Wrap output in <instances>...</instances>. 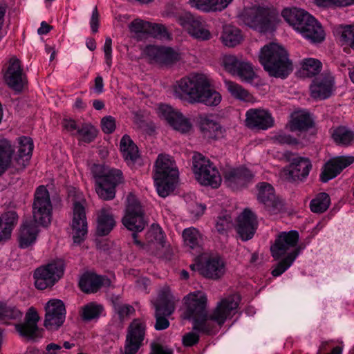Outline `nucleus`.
<instances>
[{"label":"nucleus","instance_id":"nucleus-1","mask_svg":"<svg viewBox=\"0 0 354 354\" xmlns=\"http://www.w3.org/2000/svg\"><path fill=\"white\" fill-rule=\"evenodd\" d=\"M259 60L270 76L284 79L292 71V64L287 51L277 43L272 42L262 47Z\"/></svg>","mask_w":354,"mask_h":354},{"label":"nucleus","instance_id":"nucleus-2","mask_svg":"<svg viewBox=\"0 0 354 354\" xmlns=\"http://www.w3.org/2000/svg\"><path fill=\"white\" fill-rule=\"evenodd\" d=\"M44 185L37 187L32 204V221L24 222L18 236L19 247L26 248L33 243L39 232L38 227L44 223Z\"/></svg>","mask_w":354,"mask_h":354},{"label":"nucleus","instance_id":"nucleus-3","mask_svg":"<svg viewBox=\"0 0 354 354\" xmlns=\"http://www.w3.org/2000/svg\"><path fill=\"white\" fill-rule=\"evenodd\" d=\"M239 302L240 298L237 295L222 299L209 315L207 314L204 318L194 320V328L206 333L212 332L213 327L210 322L213 321L221 326L227 319H231L236 313Z\"/></svg>","mask_w":354,"mask_h":354},{"label":"nucleus","instance_id":"nucleus-4","mask_svg":"<svg viewBox=\"0 0 354 354\" xmlns=\"http://www.w3.org/2000/svg\"><path fill=\"white\" fill-rule=\"evenodd\" d=\"M178 171L174 161L169 156H158L154 169L153 179L159 196H167L175 189Z\"/></svg>","mask_w":354,"mask_h":354},{"label":"nucleus","instance_id":"nucleus-5","mask_svg":"<svg viewBox=\"0 0 354 354\" xmlns=\"http://www.w3.org/2000/svg\"><path fill=\"white\" fill-rule=\"evenodd\" d=\"M92 173L95 179V191L100 198L112 200L115 196V187L124 182L120 170L101 165H94Z\"/></svg>","mask_w":354,"mask_h":354},{"label":"nucleus","instance_id":"nucleus-6","mask_svg":"<svg viewBox=\"0 0 354 354\" xmlns=\"http://www.w3.org/2000/svg\"><path fill=\"white\" fill-rule=\"evenodd\" d=\"M241 17L248 26L260 32L272 30L277 23V11L268 6L254 5L245 8Z\"/></svg>","mask_w":354,"mask_h":354},{"label":"nucleus","instance_id":"nucleus-7","mask_svg":"<svg viewBox=\"0 0 354 354\" xmlns=\"http://www.w3.org/2000/svg\"><path fill=\"white\" fill-rule=\"evenodd\" d=\"M208 79L203 74L192 73L176 81L174 85V94L180 100H187L189 104H196V100Z\"/></svg>","mask_w":354,"mask_h":354},{"label":"nucleus","instance_id":"nucleus-8","mask_svg":"<svg viewBox=\"0 0 354 354\" xmlns=\"http://www.w3.org/2000/svg\"><path fill=\"white\" fill-rule=\"evenodd\" d=\"M193 171L197 181L202 185L217 188L222 179L215 165L201 153H195L192 157Z\"/></svg>","mask_w":354,"mask_h":354},{"label":"nucleus","instance_id":"nucleus-9","mask_svg":"<svg viewBox=\"0 0 354 354\" xmlns=\"http://www.w3.org/2000/svg\"><path fill=\"white\" fill-rule=\"evenodd\" d=\"M153 304L155 308V329L162 330L167 328L169 326L168 317L175 310V301L168 287L164 288L160 291L157 300Z\"/></svg>","mask_w":354,"mask_h":354},{"label":"nucleus","instance_id":"nucleus-10","mask_svg":"<svg viewBox=\"0 0 354 354\" xmlns=\"http://www.w3.org/2000/svg\"><path fill=\"white\" fill-rule=\"evenodd\" d=\"M174 17L175 20L193 38L200 41H206L211 39L210 31L200 17L194 16L189 12H183Z\"/></svg>","mask_w":354,"mask_h":354},{"label":"nucleus","instance_id":"nucleus-11","mask_svg":"<svg viewBox=\"0 0 354 354\" xmlns=\"http://www.w3.org/2000/svg\"><path fill=\"white\" fill-rule=\"evenodd\" d=\"M122 223L128 230L133 232H141L146 225L142 207L136 197L131 194L127 198V206Z\"/></svg>","mask_w":354,"mask_h":354},{"label":"nucleus","instance_id":"nucleus-12","mask_svg":"<svg viewBox=\"0 0 354 354\" xmlns=\"http://www.w3.org/2000/svg\"><path fill=\"white\" fill-rule=\"evenodd\" d=\"M86 201L82 199L73 203V214L71 229L73 243L81 244L86 239L88 233V223L86 216Z\"/></svg>","mask_w":354,"mask_h":354},{"label":"nucleus","instance_id":"nucleus-13","mask_svg":"<svg viewBox=\"0 0 354 354\" xmlns=\"http://www.w3.org/2000/svg\"><path fill=\"white\" fill-rule=\"evenodd\" d=\"M185 311L183 318L187 319H202L206 317L207 298L205 293L196 291L184 298Z\"/></svg>","mask_w":354,"mask_h":354},{"label":"nucleus","instance_id":"nucleus-14","mask_svg":"<svg viewBox=\"0 0 354 354\" xmlns=\"http://www.w3.org/2000/svg\"><path fill=\"white\" fill-rule=\"evenodd\" d=\"M143 53L149 63L161 66H171L180 59L179 53L169 47L149 45L145 48Z\"/></svg>","mask_w":354,"mask_h":354},{"label":"nucleus","instance_id":"nucleus-15","mask_svg":"<svg viewBox=\"0 0 354 354\" xmlns=\"http://www.w3.org/2000/svg\"><path fill=\"white\" fill-rule=\"evenodd\" d=\"M146 324L140 319H135L128 328L126 337L125 354H136L140 346L145 335Z\"/></svg>","mask_w":354,"mask_h":354},{"label":"nucleus","instance_id":"nucleus-16","mask_svg":"<svg viewBox=\"0 0 354 354\" xmlns=\"http://www.w3.org/2000/svg\"><path fill=\"white\" fill-rule=\"evenodd\" d=\"M66 309L64 302L53 299L46 304V329L57 330L64 324Z\"/></svg>","mask_w":354,"mask_h":354},{"label":"nucleus","instance_id":"nucleus-17","mask_svg":"<svg viewBox=\"0 0 354 354\" xmlns=\"http://www.w3.org/2000/svg\"><path fill=\"white\" fill-rule=\"evenodd\" d=\"M254 176L245 167L227 168L223 172L224 183L234 190L246 187L252 182Z\"/></svg>","mask_w":354,"mask_h":354},{"label":"nucleus","instance_id":"nucleus-18","mask_svg":"<svg viewBox=\"0 0 354 354\" xmlns=\"http://www.w3.org/2000/svg\"><path fill=\"white\" fill-rule=\"evenodd\" d=\"M158 113L176 131L184 133L189 131L192 128V124L189 120L184 117L180 111L174 110L169 105H160Z\"/></svg>","mask_w":354,"mask_h":354},{"label":"nucleus","instance_id":"nucleus-19","mask_svg":"<svg viewBox=\"0 0 354 354\" xmlns=\"http://www.w3.org/2000/svg\"><path fill=\"white\" fill-rule=\"evenodd\" d=\"M158 113L176 131L184 133L189 131L192 128V124L189 120L184 117L180 111L174 110L169 105H160Z\"/></svg>","mask_w":354,"mask_h":354},{"label":"nucleus","instance_id":"nucleus-20","mask_svg":"<svg viewBox=\"0 0 354 354\" xmlns=\"http://www.w3.org/2000/svg\"><path fill=\"white\" fill-rule=\"evenodd\" d=\"M354 162V156H336L328 160L322 168L320 174V180L327 183L339 175L344 169Z\"/></svg>","mask_w":354,"mask_h":354},{"label":"nucleus","instance_id":"nucleus-21","mask_svg":"<svg viewBox=\"0 0 354 354\" xmlns=\"http://www.w3.org/2000/svg\"><path fill=\"white\" fill-rule=\"evenodd\" d=\"M257 199L264 205L270 214H276L282 206L281 201L274 194L273 187L268 183L261 182L257 185Z\"/></svg>","mask_w":354,"mask_h":354},{"label":"nucleus","instance_id":"nucleus-22","mask_svg":"<svg viewBox=\"0 0 354 354\" xmlns=\"http://www.w3.org/2000/svg\"><path fill=\"white\" fill-rule=\"evenodd\" d=\"M311 97L317 100L328 98L335 91L334 77L329 73H323L310 85Z\"/></svg>","mask_w":354,"mask_h":354},{"label":"nucleus","instance_id":"nucleus-23","mask_svg":"<svg viewBox=\"0 0 354 354\" xmlns=\"http://www.w3.org/2000/svg\"><path fill=\"white\" fill-rule=\"evenodd\" d=\"M39 320V317L37 312L33 307H31L26 314L24 322L15 326L16 330L20 335L28 339L41 337V331L37 326Z\"/></svg>","mask_w":354,"mask_h":354},{"label":"nucleus","instance_id":"nucleus-24","mask_svg":"<svg viewBox=\"0 0 354 354\" xmlns=\"http://www.w3.org/2000/svg\"><path fill=\"white\" fill-rule=\"evenodd\" d=\"M257 226V217L250 209H245L238 216L236 232L243 241L251 239L254 235Z\"/></svg>","mask_w":354,"mask_h":354},{"label":"nucleus","instance_id":"nucleus-25","mask_svg":"<svg viewBox=\"0 0 354 354\" xmlns=\"http://www.w3.org/2000/svg\"><path fill=\"white\" fill-rule=\"evenodd\" d=\"M245 116L246 126L250 129L266 130L274 125L271 113L265 109H249Z\"/></svg>","mask_w":354,"mask_h":354},{"label":"nucleus","instance_id":"nucleus-26","mask_svg":"<svg viewBox=\"0 0 354 354\" xmlns=\"http://www.w3.org/2000/svg\"><path fill=\"white\" fill-rule=\"evenodd\" d=\"M299 240V234L297 231L292 230L288 232L281 233L271 247L272 257L279 259L286 252L294 248Z\"/></svg>","mask_w":354,"mask_h":354},{"label":"nucleus","instance_id":"nucleus-27","mask_svg":"<svg viewBox=\"0 0 354 354\" xmlns=\"http://www.w3.org/2000/svg\"><path fill=\"white\" fill-rule=\"evenodd\" d=\"M290 165L285 170L286 174L292 180H303L309 174L312 164L307 158L293 156L288 159Z\"/></svg>","mask_w":354,"mask_h":354},{"label":"nucleus","instance_id":"nucleus-28","mask_svg":"<svg viewBox=\"0 0 354 354\" xmlns=\"http://www.w3.org/2000/svg\"><path fill=\"white\" fill-rule=\"evenodd\" d=\"M110 285L109 279L91 272L84 273L79 281L80 288L86 293L96 292L101 287Z\"/></svg>","mask_w":354,"mask_h":354},{"label":"nucleus","instance_id":"nucleus-29","mask_svg":"<svg viewBox=\"0 0 354 354\" xmlns=\"http://www.w3.org/2000/svg\"><path fill=\"white\" fill-rule=\"evenodd\" d=\"M225 272L224 261L218 256L210 257L201 267V274L211 279L221 278Z\"/></svg>","mask_w":354,"mask_h":354},{"label":"nucleus","instance_id":"nucleus-30","mask_svg":"<svg viewBox=\"0 0 354 354\" xmlns=\"http://www.w3.org/2000/svg\"><path fill=\"white\" fill-rule=\"evenodd\" d=\"M307 20L299 30L301 35L312 42H321L324 39V32L320 24L312 16L307 17Z\"/></svg>","mask_w":354,"mask_h":354},{"label":"nucleus","instance_id":"nucleus-31","mask_svg":"<svg viewBox=\"0 0 354 354\" xmlns=\"http://www.w3.org/2000/svg\"><path fill=\"white\" fill-rule=\"evenodd\" d=\"M4 79L7 84L12 88L17 91H20L22 88L24 81L19 59L16 58L10 59L8 68L4 75Z\"/></svg>","mask_w":354,"mask_h":354},{"label":"nucleus","instance_id":"nucleus-32","mask_svg":"<svg viewBox=\"0 0 354 354\" xmlns=\"http://www.w3.org/2000/svg\"><path fill=\"white\" fill-rule=\"evenodd\" d=\"M64 268L62 259H53L46 265V288L53 286L63 277Z\"/></svg>","mask_w":354,"mask_h":354},{"label":"nucleus","instance_id":"nucleus-33","mask_svg":"<svg viewBox=\"0 0 354 354\" xmlns=\"http://www.w3.org/2000/svg\"><path fill=\"white\" fill-rule=\"evenodd\" d=\"M18 143L19 149L14 160L16 162L15 167L20 169L28 164L33 150V142L30 138L24 136L18 138Z\"/></svg>","mask_w":354,"mask_h":354},{"label":"nucleus","instance_id":"nucleus-34","mask_svg":"<svg viewBox=\"0 0 354 354\" xmlns=\"http://www.w3.org/2000/svg\"><path fill=\"white\" fill-rule=\"evenodd\" d=\"M185 245L190 250V252L197 254L203 250V239L201 233L195 227L186 228L183 232Z\"/></svg>","mask_w":354,"mask_h":354},{"label":"nucleus","instance_id":"nucleus-35","mask_svg":"<svg viewBox=\"0 0 354 354\" xmlns=\"http://www.w3.org/2000/svg\"><path fill=\"white\" fill-rule=\"evenodd\" d=\"M115 221L109 207H104L97 212V233L100 236L108 234L115 226Z\"/></svg>","mask_w":354,"mask_h":354},{"label":"nucleus","instance_id":"nucleus-36","mask_svg":"<svg viewBox=\"0 0 354 354\" xmlns=\"http://www.w3.org/2000/svg\"><path fill=\"white\" fill-rule=\"evenodd\" d=\"M283 19L292 26L297 32L307 20L310 15L302 9L285 8L281 12Z\"/></svg>","mask_w":354,"mask_h":354},{"label":"nucleus","instance_id":"nucleus-37","mask_svg":"<svg viewBox=\"0 0 354 354\" xmlns=\"http://www.w3.org/2000/svg\"><path fill=\"white\" fill-rule=\"evenodd\" d=\"M199 125L203 136L207 139H216L223 136L222 127L206 115L199 116Z\"/></svg>","mask_w":354,"mask_h":354},{"label":"nucleus","instance_id":"nucleus-38","mask_svg":"<svg viewBox=\"0 0 354 354\" xmlns=\"http://www.w3.org/2000/svg\"><path fill=\"white\" fill-rule=\"evenodd\" d=\"M313 121L308 112L299 110L291 115L290 128L291 131H306L313 127Z\"/></svg>","mask_w":354,"mask_h":354},{"label":"nucleus","instance_id":"nucleus-39","mask_svg":"<svg viewBox=\"0 0 354 354\" xmlns=\"http://www.w3.org/2000/svg\"><path fill=\"white\" fill-rule=\"evenodd\" d=\"M232 1V0H189V5L198 10L209 11H221Z\"/></svg>","mask_w":354,"mask_h":354},{"label":"nucleus","instance_id":"nucleus-40","mask_svg":"<svg viewBox=\"0 0 354 354\" xmlns=\"http://www.w3.org/2000/svg\"><path fill=\"white\" fill-rule=\"evenodd\" d=\"M221 94L215 89L211 87V84L208 80L204 88L202 89L200 95L196 100V103H201L206 106H215L221 101Z\"/></svg>","mask_w":354,"mask_h":354},{"label":"nucleus","instance_id":"nucleus-41","mask_svg":"<svg viewBox=\"0 0 354 354\" xmlns=\"http://www.w3.org/2000/svg\"><path fill=\"white\" fill-rule=\"evenodd\" d=\"M120 151L129 165L133 164L139 158L138 147L127 135H124L120 140Z\"/></svg>","mask_w":354,"mask_h":354},{"label":"nucleus","instance_id":"nucleus-42","mask_svg":"<svg viewBox=\"0 0 354 354\" xmlns=\"http://www.w3.org/2000/svg\"><path fill=\"white\" fill-rule=\"evenodd\" d=\"M14 149L6 139H0V176L10 166Z\"/></svg>","mask_w":354,"mask_h":354},{"label":"nucleus","instance_id":"nucleus-43","mask_svg":"<svg viewBox=\"0 0 354 354\" xmlns=\"http://www.w3.org/2000/svg\"><path fill=\"white\" fill-rule=\"evenodd\" d=\"M221 39L226 46L234 47L243 40V35L238 28L226 25L223 27Z\"/></svg>","mask_w":354,"mask_h":354},{"label":"nucleus","instance_id":"nucleus-44","mask_svg":"<svg viewBox=\"0 0 354 354\" xmlns=\"http://www.w3.org/2000/svg\"><path fill=\"white\" fill-rule=\"evenodd\" d=\"M233 227V218L227 212H221L215 221V230L221 236H227Z\"/></svg>","mask_w":354,"mask_h":354},{"label":"nucleus","instance_id":"nucleus-45","mask_svg":"<svg viewBox=\"0 0 354 354\" xmlns=\"http://www.w3.org/2000/svg\"><path fill=\"white\" fill-rule=\"evenodd\" d=\"M332 137L337 144L348 146L354 141V132L346 127L340 126L333 130Z\"/></svg>","mask_w":354,"mask_h":354},{"label":"nucleus","instance_id":"nucleus-46","mask_svg":"<svg viewBox=\"0 0 354 354\" xmlns=\"http://www.w3.org/2000/svg\"><path fill=\"white\" fill-rule=\"evenodd\" d=\"M330 203V199L326 193H319L310 203V210L317 214H321L327 210Z\"/></svg>","mask_w":354,"mask_h":354},{"label":"nucleus","instance_id":"nucleus-47","mask_svg":"<svg viewBox=\"0 0 354 354\" xmlns=\"http://www.w3.org/2000/svg\"><path fill=\"white\" fill-rule=\"evenodd\" d=\"M224 84L227 91L234 97L242 101H249L250 100V93L242 86L227 80H225Z\"/></svg>","mask_w":354,"mask_h":354},{"label":"nucleus","instance_id":"nucleus-48","mask_svg":"<svg viewBox=\"0 0 354 354\" xmlns=\"http://www.w3.org/2000/svg\"><path fill=\"white\" fill-rule=\"evenodd\" d=\"M322 68V63L317 59L307 58L301 62V73L304 76L313 77L317 75Z\"/></svg>","mask_w":354,"mask_h":354},{"label":"nucleus","instance_id":"nucleus-49","mask_svg":"<svg viewBox=\"0 0 354 354\" xmlns=\"http://www.w3.org/2000/svg\"><path fill=\"white\" fill-rule=\"evenodd\" d=\"M103 310V306L94 302L89 303L82 308V318L90 321L98 318Z\"/></svg>","mask_w":354,"mask_h":354},{"label":"nucleus","instance_id":"nucleus-50","mask_svg":"<svg viewBox=\"0 0 354 354\" xmlns=\"http://www.w3.org/2000/svg\"><path fill=\"white\" fill-rule=\"evenodd\" d=\"M297 256V252L294 249L291 250L288 255L272 270V274L274 277H279L283 274L293 263Z\"/></svg>","mask_w":354,"mask_h":354},{"label":"nucleus","instance_id":"nucleus-51","mask_svg":"<svg viewBox=\"0 0 354 354\" xmlns=\"http://www.w3.org/2000/svg\"><path fill=\"white\" fill-rule=\"evenodd\" d=\"M20 310L13 306H8L0 302V321L8 323L11 319H17L21 317Z\"/></svg>","mask_w":354,"mask_h":354},{"label":"nucleus","instance_id":"nucleus-52","mask_svg":"<svg viewBox=\"0 0 354 354\" xmlns=\"http://www.w3.org/2000/svg\"><path fill=\"white\" fill-rule=\"evenodd\" d=\"M97 134V130L92 125L84 124L77 129L78 139L84 142H92Z\"/></svg>","mask_w":354,"mask_h":354},{"label":"nucleus","instance_id":"nucleus-53","mask_svg":"<svg viewBox=\"0 0 354 354\" xmlns=\"http://www.w3.org/2000/svg\"><path fill=\"white\" fill-rule=\"evenodd\" d=\"M235 75L239 76L242 81L251 82L254 78L255 73L251 64L242 60Z\"/></svg>","mask_w":354,"mask_h":354},{"label":"nucleus","instance_id":"nucleus-54","mask_svg":"<svg viewBox=\"0 0 354 354\" xmlns=\"http://www.w3.org/2000/svg\"><path fill=\"white\" fill-rule=\"evenodd\" d=\"M241 61L235 55H225L222 57L221 63L226 71L235 75V73L237 71Z\"/></svg>","mask_w":354,"mask_h":354},{"label":"nucleus","instance_id":"nucleus-55","mask_svg":"<svg viewBox=\"0 0 354 354\" xmlns=\"http://www.w3.org/2000/svg\"><path fill=\"white\" fill-rule=\"evenodd\" d=\"M19 216L15 211H8L0 216L1 223L11 232L18 222Z\"/></svg>","mask_w":354,"mask_h":354},{"label":"nucleus","instance_id":"nucleus-56","mask_svg":"<svg viewBox=\"0 0 354 354\" xmlns=\"http://www.w3.org/2000/svg\"><path fill=\"white\" fill-rule=\"evenodd\" d=\"M60 200L57 192L54 191L50 194L48 190H46V217L48 218V222L50 223L51 211L53 207L59 204Z\"/></svg>","mask_w":354,"mask_h":354},{"label":"nucleus","instance_id":"nucleus-57","mask_svg":"<svg viewBox=\"0 0 354 354\" xmlns=\"http://www.w3.org/2000/svg\"><path fill=\"white\" fill-rule=\"evenodd\" d=\"M150 28V23L140 19L133 20L129 25V28L134 33H147Z\"/></svg>","mask_w":354,"mask_h":354},{"label":"nucleus","instance_id":"nucleus-58","mask_svg":"<svg viewBox=\"0 0 354 354\" xmlns=\"http://www.w3.org/2000/svg\"><path fill=\"white\" fill-rule=\"evenodd\" d=\"M115 312L118 315L120 319L132 315L135 310L133 307L129 304H120L119 302L113 303Z\"/></svg>","mask_w":354,"mask_h":354},{"label":"nucleus","instance_id":"nucleus-59","mask_svg":"<svg viewBox=\"0 0 354 354\" xmlns=\"http://www.w3.org/2000/svg\"><path fill=\"white\" fill-rule=\"evenodd\" d=\"M341 38L346 44L354 49V26L349 25L344 27Z\"/></svg>","mask_w":354,"mask_h":354},{"label":"nucleus","instance_id":"nucleus-60","mask_svg":"<svg viewBox=\"0 0 354 354\" xmlns=\"http://www.w3.org/2000/svg\"><path fill=\"white\" fill-rule=\"evenodd\" d=\"M147 34L152 35L154 37L165 38L168 36V32L166 28L158 24L150 23V28Z\"/></svg>","mask_w":354,"mask_h":354},{"label":"nucleus","instance_id":"nucleus-61","mask_svg":"<svg viewBox=\"0 0 354 354\" xmlns=\"http://www.w3.org/2000/svg\"><path fill=\"white\" fill-rule=\"evenodd\" d=\"M35 286L39 290H44V266L37 268L33 274Z\"/></svg>","mask_w":354,"mask_h":354},{"label":"nucleus","instance_id":"nucleus-62","mask_svg":"<svg viewBox=\"0 0 354 354\" xmlns=\"http://www.w3.org/2000/svg\"><path fill=\"white\" fill-rule=\"evenodd\" d=\"M101 125L104 133H111L115 129V120L112 116H106L102 119Z\"/></svg>","mask_w":354,"mask_h":354},{"label":"nucleus","instance_id":"nucleus-63","mask_svg":"<svg viewBox=\"0 0 354 354\" xmlns=\"http://www.w3.org/2000/svg\"><path fill=\"white\" fill-rule=\"evenodd\" d=\"M103 50L104 53L105 62L109 68H110L112 64V40L110 37L106 38Z\"/></svg>","mask_w":354,"mask_h":354},{"label":"nucleus","instance_id":"nucleus-64","mask_svg":"<svg viewBox=\"0 0 354 354\" xmlns=\"http://www.w3.org/2000/svg\"><path fill=\"white\" fill-rule=\"evenodd\" d=\"M151 351L149 354H173L171 348L158 344H151Z\"/></svg>","mask_w":354,"mask_h":354}]
</instances>
